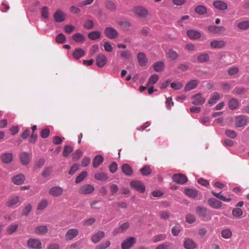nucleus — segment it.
<instances>
[{"mask_svg":"<svg viewBox=\"0 0 249 249\" xmlns=\"http://www.w3.org/2000/svg\"><path fill=\"white\" fill-rule=\"evenodd\" d=\"M133 11L135 14L140 18H146L149 13L148 10L142 6L134 7Z\"/></svg>","mask_w":249,"mask_h":249,"instance_id":"1","label":"nucleus"},{"mask_svg":"<svg viewBox=\"0 0 249 249\" xmlns=\"http://www.w3.org/2000/svg\"><path fill=\"white\" fill-rule=\"evenodd\" d=\"M248 117L246 115H240L235 118V124L237 127H243L247 125Z\"/></svg>","mask_w":249,"mask_h":249,"instance_id":"2","label":"nucleus"},{"mask_svg":"<svg viewBox=\"0 0 249 249\" xmlns=\"http://www.w3.org/2000/svg\"><path fill=\"white\" fill-rule=\"evenodd\" d=\"M131 188H134L140 193H143L145 190V187L142 182L139 180H133L130 183Z\"/></svg>","mask_w":249,"mask_h":249,"instance_id":"3","label":"nucleus"},{"mask_svg":"<svg viewBox=\"0 0 249 249\" xmlns=\"http://www.w3.org/2000/svg\"><path fill=\"white\" fill-rule=\"evenodd\" d=\"M207 31L212 34H221L226 31V28L221 26L210 25L207 27Z\"/></svg>","mask_w":249,"mask_h":249,"instance_id":"4","label":"nucleus"},{"mask_svg":"<svg viewBox=\"0 0 249 249\" xmlns=\"http://www.w3.org/2000/svg\"><path fill=\"white\" fill-rule=\"evenodd\" d=\"M105 35L109 39H113L118 36V32L112 27H107L104 30Z\"/></svg>","mask_w":249,"mask_h":249,"instance_id":"5","label":"nucleus"},{"mask_svg":"<svg viewBox=\"0 0 249 249\" xmlns=\"http://www.w3.org/2000/svg\"><path fill=\"white\" fill-rule=\"evenodd\" d=\"M136 242V239L133 237H130L123 241L122 249H130Z\"/></svg>","mask_w":249,"mask_h":249,"instance_id":"6","label":"nucleus"},{"mask_svg":"<svg viewBox=\"0 0 249 249\" xmlns=\"http://www.w3.org/2000/svg\"><path fill=\"white\" fill-rule=\"evenodd\" d=\"M174 182L180 184H184L188 181L187 178L181 174H176L172 177Z\"/></svg>","mask_w":249,"mask_h":249,"instance_id":"7","label":"nucleus"},{"mask_svg":"<svg viewBox=\"0 0 249 249\" xmlns=\"http://www.w3.org/2000/svg\"><path fill=\"white\" fill-rule=\"evenodd\" d=\"M193 101L192 103L195 105H201L205 102V98L203 97L202 95L199 93L193 95L192 97Z\"/></svg>","mask_w":249,"mask_h":249,"instance_id":"8","label":"nucleus"},{"mask_svg":"<svg viewBox=\"0 0 249 249\" xmlns=\"http://www.w3.org/2000/svg\"><path fill=\"white\" fill-rule=\"evenodd\" d=\"M94 187L90 184H85L82 186L79 190L80 194H89L94 191Z\"/></svg>","mask_w":249,"mask_h":249,"instance_id":"9","label":"nucleus"},{"mask_svg":"<svg viewBox=\"0 0 249 249\" xmlns=\"http://www.w3.org/2000/svg\"><path fill=\"white\" fill-rule=\"evenodd\" d=\"M63 189L59 186H54L51 188L49 191V194L54 197H58L62 195Z\"/></svg>","mask_w":249,"mask_h":249,"instance_id":"10","label":"nucleus"},{"mask_svg":"<svg viewBox=\"0 0 249 249\" xmlns=\"http://www.w3.org/2000/svg\"><path fill=\"white\" fill-rule=\"evenodd\" d=\"M27 245L29 248L35 249H40L42 245L39 240L32 238L28 240Z\"/></svg>","mask_w":249,"mask_h":249,"instance_id":"11","label":"nucleus"},{"mask_svg":"<svg viewBox=\"0 0 249 249\" xmlns=\"http://www.w3.org/2000/svg\"><path fill=\"white\" fill-rule=\"evenodd\" d=\"M20 198L18 196L11 197L7 201L6 205L8 207H16L19 205Z\"/></svg>","mask_w":249,"mask_h":249,"instance_id":"12","label":"nucleus"},{"mask_svg":"<svg viewBox=\"0 0 249 249\" xmlns=\"http://www.w3.org/2000/svg\"><path fill=\"white\" fill-rule=\"evenodd\" d=\"M96 61L98 67L102 68L106 64L107 58L104 54L100 53L97 56Z\"/></svg>","mask_w":249,"mask_h":249,"instance_id":"13","label":"nucleus"},{"mask_svg":"<svg viewBox=\"0 0 249 249\" xmlns=\"http://www.w3.org/2000/svg\"><path fill=\"white\" fill-rule=\"evenodd\" d=\"M213 5L216 9L220 11H224L228 8L227 3L222 0H215Z\"/></svg>","mask_w":249,"mask_h":249,"instance_id":"14","label":"nucleus"},{"mask_svg":"<svg viewBox=\"0 0 249 249\" xmlns=\"http://www.w3.org/2000/svg\"><path fill=\"white\" fill-rule=\"evenodd\" d=\"M79 233L76 229H69L65 234V238L67 240H71L75 238Z\"/></svg>","mask_w":249,"mask_h":249,"instance_id":"15","label":"nucleus"},{"mask_svg":"<svg viewBox=\"0 0 249 249\" xmlns=\"http://www.w3.org/2000/svg\"><path fill=\"white\" fill-rule=\"evenodd\" d=\"M53 17L56 22H62L65 19L66 14L61 10H58L54 14Z\"/></svg>","mask_w":249,"mask_h":249,"instance_id":"16","label":"nucleus"},{"mask_svg":"<svg viewBox=\"0 0 249 249\" xmlns=\"http://www.w3.org/2000/svg\"><path fill=\"white\" fill-rule=\"evenodd\" d=\"M226 45V42L222 40L214 39L210 42V46L213 49H220Z\"/></svg>","mask_w":249,"mask_h":249,"instance_id":"17","label":"nucleus"},{"mask_svg":"<svg viewBox=\"0 0 249 249\" xmlns=\"http://www.w3.org/2000/svg\"><path fill=\"white\" fill-rule=\"evenodd\" d=\"M198 84V81L197 80H192L186 85L184 87V91L188 92L196 89Z\"/></svg>","mask_w":249,"mask_h":249,"instance_id":"18","label":"nucleus"},{"mask_svg":"<svg viewBox=\"0 0 249 249\" xmlns=\"http://www.w3.org/2000/svg\"><path fill=\"white\" fill-rule=\"evenodd\" d=\"M208 204L214 209H219L222 206L221 202L218 201L214 198H210L208 200Z\"/></svg>","mask_w":249,"mask_h":249,"instance_id":"19","label":"nucleus"},{"mask_svg":"<svg viewBox=\"0 0 249 249\" xmlns=\"http://www.w3.org/2000/svg\"><path fill=\"white\" fill-rule=\"evenodd\" d=\"M137 59L139 64L141 66H144L147 62V59L143 53H139L137 54Z\"/></svg>","mask_w":249,"mask_h":249,"instance_id":"20","label":"nucleus"},{"mask_svg":"<svg viewBox=\"0 0 249 249\" xmlns=\"http://www.w3.org/2000/svg\"><path fill=\"white\" fill-rule=\"evenodd\" d=\"M31 157L29 154L27 152H24L20 155V160L21 162L23 165L28 164L30 161Z\"/></svg>","mask_w":249,"mask_h":249,"instance_id":"21","label":"nucleus"},{"mask_svg":"<svg viewBox=\"0 0 249 249\" xmlns=\"http://www.w3.org/2000/svg\"><path fill=\"white\" fill-rule=\"evenodd\" d=\"M25 179V177L23 174H18L12 178L13 182L16 185L22 184Z\"/></svg>","mask_w":249,"mask_h":249,"instance_id":"22","label":"nucleus"},{"mask_svg":"<svg viewBox=\"0 0 249 249\" xmlns=\"http://www.w3.org/2000/svg\"><path fill=\"white\" fill-rule=\"evenodd\" d=\"M105 236V233L102 231H99L91 236V240L94 243L99 242Z\"/></svg>","mask_w":249,"mask_h":249,"instance_id":"23","label":"nucleus"},{"mask_svg":"<svg viewBox=\"0 0 249 249\" xmlns=\"http://www.w3.org/2000/svg\"><path fill=\"white\" fill-rule=\"evenodd\" d=\"M187 36L192 39H197L201 37V33L196 30H190L187 32Z\"/></svg>","mask_w":249,"mask_h":249,"instance_id":"24","label":"nucleus"},{"mask_svg":"<svg viewBox=\"0 0 249 249\" xmlns=\"http://www.w3.org/2000/svg\"><path fill=\"white\" fill-rule=\"evenodd\" d=\"M85 51L81 48H76L72 53V56L75 59H79L85 55Z\"/></svg>","mask_w":249,"mask_h":249,"instance_id":"25","label":"nucleus"},{"mask_svg":"<svg viewBox=\"0 0 249 249\" xmlns=\"http://www.w3.org/2000/svg\"><path fill=\"white\" fill-rule=\"evenodd\" d=\"M122 170L123 172L126 176H130L133 173V171L132 168L130 166L129 164L127 163H124L122 165Z\"/></svg>","mask_w":249,"mask_h":249,"instance_id":"26","label":"nucleus"},{"mask_svg":"<svg viewBox=\"0 0 249 249\" xmlns=\"http://www.w3.org/2000/svg\"><path fill=\"white\" fill-rule=\"evenodd\" d=\"M183 246L186 249H195L196 248L195 243L189 238L185 240Z\"/></svg>","mask_w":249,"mask_h":249,"instance_id":"27","label":"nucleus"},{"mask_svg":"<svg viewBox=\"0 0 249 249\" xmlns=\"http://www.w3.org/2000/svg\"><path fill=\"white\" fill-rule=\"evenodd\" d=\"M104 158L101 155L96 156L93 161V168H96L103 162Z\"/></svg>","mask_w":249,"mask_h":249,"instance_id":"28","label":"nucleus"},{"mask_svg":"<svg viewBox=\"0 0 249 249\" xmlns=\"http://www.w3.org/2000/svg\"><path fill=\"white\" fill-rule=\"evenodd\" d=\"M48 229L46 226L41 225L35 229V232L37 234L44 235L48 232Z\"/></svg>","mask_w":249,"mask_h":249,"instance_id":"29","label":"nucleus"},{"mask_svg":"<svg viewBox=\"0 0 249 249\" xmlns=\"http://www.w3.org/2000/svg\"><path fill=\"white\" fill-rule=\"evenodd\" d=\"M95 178L99 181H105L108 178L107 174L103 172H98L94 175Z\"/></svg>","mask_w":249,"mask_h":249,"instance_id":"30","label":"nucleus"},{"mask_svg":"<svg viewBox=\"0 0 249 249\" xmlns=\"http://www.w3.org/2000/svg\"><path fill=\"white\" fill-rule=\"evenodd\" d=\"M184 193L190 197L195 198L198 195L197 191L196 189L186 188L184 190Z\"/></svg>","mask_w":249,"mask_h":249,"instance_id":"31","label":"nucleus"},{"mask_svg":"<svg viewBox=\"0 0 249 249\" xmlns=\"http://www.w3.org/2000/svg\"><path fill=\"white\" fill-rule=\"evenodd\" d=\"M1 159L4 163H9L13 159V155L11 153L3 154L1 156Z\"/></svg>","mask_w":249,"mask_h":249,"instance_id":"32","label":"nucleus"},{"mask_svg":"<svg viewBox=\"0 0 249 249\" xmlns=\"http://www.w3.org/2000/svg\"><path fill=\"white\" fill-rule=\"evenodd\" d=\"M72 39L77 43H82L85 40V37L80 33H75L72 36Z\"/></svg>","mask_w":249,"mask_h":249,"instance_id":"33","label":"nucleus"},{"mask_svg":"<svg viewBox=\"0 0 249 249\" xmlns=\"http://www.w3.org/2000/svg\"><path fill=\"white\" fill-rule=\"evenodd\" d=\"M232 234V231L230 229H225L221 231V236L224 239H230Z\"/></svg>","mask_w":249,"mask_h":249,"instance_id":"34","label":"nucleus"},{"mask_svg":"<svg viewBox=\"0 0 249 249\" xmlns=\"http://www.w3.org/2000/svg\"><path fill=\"white\" fill-rule=\"evenodd\" d=\"M229 108L231 110L236 109L239 106V103L237 99L232 98L229 102Z\"/></svg>","mask_w":249,"mask_h":249,"instance_id":"35","label":"nucleus"},{"mask_svg":"<svg viewBox=\"0 0 249 249\" xmlns=\"http://www.w3.org/2000/svg\"><path fill=\"white\" fill-rule=\"evenodd\" d=\"M195 12L199 15H204L207 13V8L203 5H198L195 9Z\"/></svg>","mask_w":249,"mask_h":249,"instance_id":"36","label":"nucleus"},{"mask_svg":"<svg viewBox=\"0 0 249 249\" xmlns=\"http://www.w3.org/2000/svg\"><path fill=\"white\" fill-rule=\"evenodd\" d=\"M210 56L207 53H202L197 56V59L199 62L204 63L209 61Z\"/></svg>","mask_w":249,"mask_h":249,"instance_id":"37","label":"nucleus"},{"mask_svg":"<svg viewBox=\"0 0 249 249\" xmlns=\"http://www.w3.org/2000/svg\"><path fill=\"white\" fill-rule=\"evenodd\" d=\"M164 66V63L163 62L159 61L153 65V69L156 71H161L163 70Z\"/></svg>","mask_w":249,"mask_h":249,"instance_id":"38","label":"nucleus"},{"mask_svg":"<svg viewBox=\"0 0 249 249\" xmlns=\"http://www.w3.org/2000/svg\"><path fill=\"white\" fill-rule=\"evenodd\" d=\"M159 79V76L156 74H152L149 78L147 86L149 87L150 85H153L157 83Z\"/></svg>","mask_w":249,"mask_h":249,"instance_id":"39","label":"nucleus"},{"mask_svg":"<svg viewBox=\"0 0 249 249\" xmlns=\"http://www.w3.org/2000/svg\"><path fill=\"white\" fill-rule=\"evenodd\" d=\"M212 194L216 198L222 200L224 202H229L231 201V199L230 198H226L225 196L221 195V192L219 193H216L213 191L212 192Z\"/></svg>","mask_w":249,"mask_h":249,"instance_id":"40","label":"nucleus"},{"mask_svg":"<svg viewBox=\"0 0 249 249\" xmlns=\"http://www.w3.org/2000/svg\"><path fill=\"white\" fill-rule=\"evenodd\" d=\"M100 36V32L95 31L89 33L88 35V37L91 40H94L99 38Z\"/></svg>","mask_w":249,"mask_h":249,"instance_id":"41","label":"nucleus"},{"mask_svg":"<svg viewBox=\"0 0 249 249\" xmlns=\"http://www.w3.org/2000/svg\"><path fill=\"white\" fill-rule=\"evenodd\" d=\"M237 27L241 30H246L249 28V21H241L237 24Z\"/></svg>","mask_w":249,"mask_h":249,"instance_id":"42","label":"nucleus"},{"mask_svg":"<svg viewBox=\"0 0 249 249\" xmlns=\"http://www.w3.org/2000/svg\"><path fill=\"white\" fill-rule=\"evenodd\" d=\"M220 99V95L218 92L213 93L212 97L208 101V103L210 105H213Z\"/></svg>","mask_w":249,"mask_h":249,"instance_id":"43","label":"nucleus"},{"mask_svg":"<svg viewBox=\"0 0 249 249\" xmlns=\"http://www.w3.org/2000/svg\"><path fill=\"white\" fill-rule=\"evenodd\" d=\"M141 172L143 176H148L151 173L152 170L149 165H145L141 169Z\"/></svg>","mask_w":249,"mask_h":249,"instance_id":"44","label":"nucleus"},{"mask_svg":"<svg viewBox=\"0 0 249 249\" xmlns=\"http://www.w3.org/2000/svg\"><path fill=\"white\" fill-rule=\"evenodd\" d=\"M196 211L198 215L201 217H205L207 212L206 208L200 206L196 208Z\"/></svg>","mask_w":249,"mask_h":249,"instance_id":"45","label":"nucleus"},{"mask_svg":"<svg viewBox=\"0 0 249 249\" xmlns=\"http://www.w3.org/2000/svg\"><path fill=\"white\" fill-rule=\"evenodd\" d=\"M73 149L71 146L66 145L64 147L63 155L65 157H67L72 152Z\"/></svg>","mask_w":249,"mask_h":249,"instance_id":"46","label":"nucleus"},{"mask_svg":"<svg viewBox=\"0 0 249 249\" xmlns=\"http://www.w3.org/2000/svg\"><path fill=\"white\" fill-rule=\"evenodd\" d=\"M87 176V172L84 171L79 175L75 179V182L79 183L83 181Z\"/></svg>","mask_w":249,"mask_h":249,"instance_id":"47","label":"nucleus"},{"mask_svg":"<svg viewBox=\"0 0 249 249\" xmlns=\"http://www.w3.org/2000/svg\"><path fill=\"white\" fill-rule=\"evenodd\" d=\"M48 204V200L47 199L42 200L39 203L37 206L38 210H43L47 206Z\"/></svg>","mask_w":249,"mask_h":249,"instance_id":"48","label":"nucleus"},{"mask_svg":"<svg viewBox=\"0 0 249 249\" xmlns=\"http://www.w3.org/2000/svg\"><path fill=\"white\" fill-rule=\"evenodd\" d=\"M106 7L108 10L114 11L116 10V6L115 4L111 1L108 0L106 2L105 4Z\"/></svg>","mask_w":249,"mask_h":249,"instance_id":"49","label":"nucleus"},{"mask_svg":"<svg viewBox=\"0 0 249 249\" xmlns=\"http://www.w3.org/2000/svg\"><path fill=\"white\" fill-rule=\"evenodd\" d=\"M55 40L58 43H63L66 41V37L63 34L60 33L56 36Z\"/></svg>","mask_w":249,"mask_h":249,"instance_id":"50","label":"nucleus"},{"mask_svg":"<svg viewBox=\"0 0 249 249\" xmlns=\"http://www.w3.org/2000/svg\"><path fill=\"white\" fill-rule=\"evenodd\" d=\"M226 136L232 139L235 138L237 136V134L233 130L227 129L225 131Z\"/></svg>","mask_w":249,"mask_h":249,"instance_id":"51","label":"nucleus"},{"mask_svg":"<svg viewBox=\"0 0 249 249\" xmlns=\"http://www.w3.org/2000/svg\"><path fill=\"white\" fill-rule=\"evenodd\" d=\"M110 245V242L109 241H106L97 246L95 249H106L109 247Z\"/></svg>","mask_w":249,"mask_h":249,"instance_id":"52","label":"nucleus"},{"mask_svg":"<svg viewBox=\"0 0 249 249\" xmlns=\"http://www.w3.org/2000/svg\"><path fill=\"white\" fill-rule=\"evenodd\" d=\"M94 23L92 20L88 19L84 24V27L85 29L89 30L93 28Z\"/></svg>","mask_w":249,"mask_h":249,"instance_id":"53","label":"nucleus"},{"mask_svg":"<svg viewBox=\"0 0 249 249\" xmlns=\"http://www.w3.org/2000/svg\"><path fill=\"white\" fill-rule=\"evenodd\" d=\"M232 214L235 217H240L243 214V211L240 208H234L232 210Z\"/></svg>","mask_w":249,"mask_h":249,"instance_id":"54","label":"nucleus"},{"mask_svg":"<svg viewBox=\"0 0 249 249\" xmlns=\"http://www.w3.org/2000/svg\"><path fill=\"white\" fill-rule=\"evenodd\" d=\"M18 228V225L13 224L8 227L7 232L9 234H11L12 233L16 231Z\"/></svg>","mask_w":249,"mask_h":249,"instance_id":"55","label":"nucleus"},{"mask_svg":"<svg viewBox=\"0 0 249 249\" xmlns=\"http://www.w3.org/2000/svg\"><path fill=\"white\" fill-rule=\"evenodd\" d=\"M183 85L180 82L178 83H172L171 84V87L175 90H179L183 88Z\"/></svg>","mask_w":249,"mask_h":249,"instance_id":"56","label":"nucleus"},{"mask_svg":"<svg viewBox=\"0 0 249 249\" xmlns=\"http://www.w3.org/2000/svg\"><path fill=\"white\" fill-rule=\"evenodd\" d=\"M41 16L43 18H47L49 17V9L46 6H44L41 9Z\"/></svg>","mask_w":249,"mask_h":249,"instance_id":"57","label":"nucleus"},{"mask_svg":"<svg viewBox=\"0 0 249 249\" xmlns=\"http://www.w3.org/2000/svg\"><path fill=\"white\" fill-rule=\"evenodd\" d=\"M168 56L172 60H175L178 57V53L174 51L169 50L168 53Z\"/></svg>","mask_w":249,"mask_h":249,"instance_id":"58","label":"nucleus"},{"mask_svg":"<svg viewBox=\"0 0 249 249\" xmlns=\"http://www.w3.org/2000/svg\"><path fill=\"white\" fill-rule=\"evenodd\" d=\"M32 210V206L31 204H28L26 205L23 210L22 215L27 216L31 212Z\"/></svg>","mask_w":249,"mask_h":249,"instance_id":"59","label":"nucleus"},{"mask_svg":"<svg viewBox=\"0 0 249 249\" xmlns=\"http://www.w3.org/2000/svg\"><path fill=\"white\" fill-rule=\"evenodd\" d=\"M166 107L168 109H171V107L174 105V102L171 97L166 98L165 102Z\"/></svg>","mask_w":249,"mask_h":249,"instance_id":"60","label":"nucleus"},{"mask_svg":"<svg viewBox=\"0 0 249 249\" xmlns=\"http://www.w3.org/2000/svg\"><path fill=\"white\" fill-rule=\"evenodd\" d=\"M239 72V69L237 67H232L228 71L229 75L232 76L237 74Z\"/></svg>","mask_w":249,"mask_h":249,"instance_id":"61","label":"nucleus"},{"mask_svg":"<svg viewBox=\"0 0 249 249\" xmlns=\"http://www.w3.org/2000/svg\"><path fill=\"white\" fill-rule=\"evenodd\" d=\"M83 155V152L80 150H76L72 155L73 159L75 160H78Z\"/></svg>","mask_w":249,"mask_h":249,"instance_id":"62","label":"nucleus"},{"mask_svg":"<svg viewBox=\"0 0 249 249\" xmlns=\"http://www.w3.org/2000/svg\"><path fill=\"white\" fill-rule=\"evenodd\" d=\"M118 169V165L115 162H113L109 166V171L111 173H114Z\"/></svg>","mask_w":249,"mask_h":249,"instance_id":"63","label":"nucleus"},{"mask_svg":"<svg viewBox=\"0 0 249 249\" xmlns=\"http://www.w3.org/2000/svg\"><path fill=\"white\" fill-rule=\"evenodd\" d=\"M105 50L107 52H111L113 50L111 44L109 42H105L104 44Z\"/></svg>","mask_w":249,"mask_h":249,"instance_id":"64","label":"nucleus"}]
</instances>
